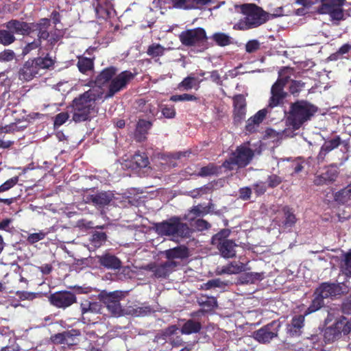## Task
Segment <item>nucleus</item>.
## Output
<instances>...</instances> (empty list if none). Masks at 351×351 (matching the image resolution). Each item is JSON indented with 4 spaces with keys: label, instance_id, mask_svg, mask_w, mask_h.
Returning <instances> with one entry per match:
<instances>
[{
    "label": "nucleus",
    "instance_id": "f257e3e1",
    "mask_svg": "<svg viewBox=\"0 0 351 351\" xmlns=\"http://www.w3.org/2000/svg\"><path fill=\"white\" fill-rule=\"evenodd\" d=\"M118 68L109 66L103 69L95 77L90 80L88 86L94 84L96 87L102 88L108 85V90L104 99L114 97L117 93L127 88L130 83L134 79L136 73L129 70L123 71L118 73Z\"/></svg>",
    "mask_w": 351,
    "mask_h": 351
},
{
    "label": "nucleus",
    "instance_id": "f03ea898",
    "mask_svg": "<svg viewBox=\"0 0 351 351\" xmlns=\"http://www.w3.org/2000/svg\"><path fill=\"white\" fill-rule=\"evenodd\" d=\"M103 95V91L93 88L75 97L71 104L73 121L80 123L90 120L92 114L97 112V101Z\"/></svg>",
    "mask_w": 351,
    "mask_h": 351
},
{
    "label": "nucleus",
    "instance_id": "7ed1b4c3",
    "mask_svg": "<svg viewBox=\"0 0 351 351\" xmlns=\"http://www.w3.org/2000/svg\"><path fill=\"white\" fill-rule=\"evenodd\" d=\"M317 111V107L304 100H298L290 106L288 121L295 130L299 129L304 123Z\"/></svg>",
    "mask_w": 351,
    "mask_h": 351
},
{
    "label": "nucleus",
    "instance_id": "20e7f679",
    "mask_svg": "<svg viewBox=\"0 0 351 351\" xmlns=\"http://www.w3.org/2000/svg\"><path fill=\"white\" fill-rule=\"evenodd\" d=\"M241 10L245 16L239 23L243 29L258 27L269 20V13L254 3L243 4Z\"/></svg>",
    "mask_w": 351,
    "mask_h": 351
},
{
    "label": "nucleus",
    "instance_id": "39448f33",
    "mask_svg": "<svg viewBox=\"0 0 351 351\" xmlns=\"http://www.w3.org/2000/svg\"><path fill=\"white\" fill-rule=\"evenodd\" d=\"M254 156V152L249 147V144L243 143L231 152L229 158L223 162L222 167L230 171L233 170L234 166L244 168L251 162Z\"/></svg>",
    "mask_w": 351,
    "mask_h": 351
},
{
    "label": "nucleus",
    "instance_id": "423d86ee",
    "mask_svg": "<svg viewBox=\"0 0 351 351\" xmlns=\"http://www.w3.org/2000/svg\"><path fill=\"white\" fill-rule=\"evenodd\" d=\"M291 69L289 67H283L278 72V78L271 88V97L269 99L267 107L273 108L284 104L287 97V93L284 88L290 80L289 75H283Z\"/></svg>",
    "mask_w": 351,
    "mask_h": 351
},
{
    "label": "nucleus",
    "instance_id": "0eeeda50",
    "mask_svg": "<svg viewBox=\"0 0 351 351\" xmlns=\"http://www.w3.org/2000/svg\"><path fill=\"white\" fill-rule=\"evenodd\" d=\"M180 43L185 47H199L206 49L208 36L206 30L202 27H195L182 31L179 34Z\"/></svg>",
    "mask_w": 351,
    "mask_h": 351
},
{
    "label": "nucleus",
    "instance_id": "6e6552de",
    "mask_svg": "<svg viewBox=\"0 0 351 351\" xmlns=\"http://www.w3.org/2000/svg\"><path fill=\"white\" fill-rule=\"evenodd\" d=\"M156 230L162 234L180 237H186L190 232L186 225L180 223V221H163L156 224Z\"/></svg>",
    "mask_w": 351,
    "mask_h": 351
},
{
    "label": "nucleus",
    "instance_id": "1a4fd4ad",
    "mask_svg": "<svg viewBox=\"0 0 351 351\" xmlns=\"http://www.w3.org/2000/svg\"><path fill=\"white\" fill-rule=\"evenodd\" d=\"M281 324L278 320H274L254 332L253 337L260 343H269L278 336Z\"/></svg>",
    "mask_w": 351,
    "mask_h": 351
},
{
    "label": "nucleus",
    "instance_id": "9d476101",
    "mask_svg": "<svg viewBox=\"0 0 351 351\" xmlns=\"http://www.w3.org/2000/svg\"><path fill=\"white\" fill-rule=\"evenodd\" d=\"M49 301L51 305L59 308L65 309L75 303L77 298L73 293L63 291L51 294L49 297Z\"/></svg>",
    "mask_w": 351,
    "mask_h": 351
},
{
    "label": "nucleus",
    "instance_id": "9b49d317",
    "mask_svg": "<svg viewBox=\"0 0 351 351\" xmlns=\"http://www.w3.org/2000/svg\"><path fill=\"white\" fill-rule=\"evenodd\" d=\"M99 296L113 316L119 317L122 315V308L119 303V293H101Z\"/></svg>",
    "mask_w": 351,
    "mask_h": 351
},
{
    "label": "nucleus",
    "instance_id": "f8f14e48",
    "mask_svg": "<svg viewBox=\"0 0 351 351\" xmlns=\"http://www.w3.org/2000/svg\"><path fill=\"white\" fill-rule=\"evenodd\" d=\"M86 202H91L94 205L101 208L108 205L114 199V193L111 191H100L95 194H88L84 196Z\"/></svg>",
    "mask_w": 351,
    "mask_h": 351
},
{
    "label": "nucleus",
    "instance_id": "ddd939ff",
    "mask_svg": "<svg viewBox=\"0 0 351 351\" xmlns=\"http://www.w3.org/2000/svg\"><path fill=\"white\" fill-rule=\"evenodd\" d=\"M342 143H343V141L339 135L335 136L333 138L325 141L316 157L317 163H322L324 161L326 155L332 150L338 148Z\"/></svg>",
    "mask_w": 351,
    "mask_h": 351
},
{
    "label": "nucleus",
    "instance_id": "4468645a",
    "mask_svg": "<svg viewBox=\"0 0 351 351\" xmlns=\"http://www.w3.org/2000/svg\"><path fill=\"white\" fill-rule=\"evenodd\" d=\"M234 105V122L237 124L241 123L245 117L246 101L245 98L241 94L233 97Z\"/></svg>",
    "mask_w": 351,
    "mask_h": 351
},
{
    "label": "nucleus",
    "instance_id": "2eb2a0df",
    "mask_svg": "<svg viewBox=\"0 0 351 351\" xmlns=\"http://www.w3.org/2000/svg\"><path fill=\"white\" fill-rule=\"evenodd\" d=\"M214 210L215 204L211 201L205 206L199 204L189 210L188 214L185 215L184 219H195L197 217H203L207 214L215 213Z\"/></svg>",
    "mask_w": 351,
    "mask_h": 351
},
{
    "label": "nucleus",
    "instance_id": "dca6fc26",
    "mask_svg": "<svg viewBox=\"0 0 351 351\" xmlns=\"http://www.w3.org/2000/svg\"><path fill=\"white\" fill-rule=\"evenodd\" d=\"M177 266V263L174 261H167L165 263L160 265L149 264L147 268L151 270L154 276L157 278L167 277L173 268Z\"/></svg>",
    "mask_w": 351,
    "mask_h": 351
},
{
    "label": "nucleus",
    "instance_id": "f3484780",
    "mask_svg": "<svg viewBox=\"0 0 351 351\" xmlns=\"http://www.w3.org/2000/svg\"><path fill=\"white\" fill-rule=\"evenodd\" d=\"M50 26V19L47 18H43L37 23H31V34L37 32L38 39L47 40L49 37V32L48 29Z\"/></svg>",
    "mask_w": 351,
    "mask_h": 351
},
{
    "label": "nucleus",
    "instance_id": "a211bd4d",
    "mask_svg": "<svg viewBox=\"0 0 351 351\" xmlns=\"http://www.w3.org/2000/svg\"><path fill=\"white\" fill-rule=\"evenodd\" d=\"M304 315L294 316L291 322L287 325V333L291 337H297L301 335L304 326Z\"/></svg>",
    "mask_w": 351,
    "mask_h": 351
},
{
    "label": "nucleus",
    "instance_id": "6ab92c4d",
    "mask_svg": "<svg viewBox=\"0 0 351 351\" xmlns=\"http://www.w3.org/2000/svg\"><path fill=\"white\" fill-rule=\"evenodd\" d=\"M6 27L14 34L22 36H29L31 34V23L12 19L6 23Z\"/></svg>",
    "mask_w": 351,
    "mask_h": 351
},
{
    "label": "nucleus",
    "instance_id": "aec40b11",
    "mask_svg": "<svg viewBox=\"0 0 351 351\" xmlns=\"http://www.w3.org/2000/svg\"><path fill=\"white\" fill-rule=\"evenodd\" d=\"M80 306L82 318L85 319L86 315L100 313L102 305L99 302L83 300L81 301Z\"/></svg>",
    "mask_w": 351,
    "mask_h": 351
},
{
    "label": "nucleus",
    "instance_id": "412c9836",
    "mask_svg": "<svg viewBox=\"0 0 351 351\" xmlns=\"http://www.w3.org/2000/svg\"><path fill=\"white\" fill-rule=\"evenodd\" d=\"M39 71L33 60H27L19 71L20 78L25 81H30L38 74Z\"/></svg>",
    "mask_w": 351,
    "mask_h": 351
},
{
    "label": "nucleus",
    "instance_id": "4be33fe9",
    "mask_svg": "<svg viewBox=\"0 0 351 351\" xmlns=\"http://www.w3.org/2000/svg\"><path fill=\"white\" fill-rule=\"evenodd\" d=\"M267 112V108L258 110L253 117L247 120L245 130L250 133L254 132L256 130V128L258 127L259 124L266 117Z\"/></svg>",
    "mask_w": 351,
    "mask_h": 351
},
{
    "label": "nucleus",
    "instance_id": "5701e85b",
    "mask_svg": "<svg viewBox=\"0 0 351 351\" xmlns=\"http://www.w3.org/2000/svg\"><path fill=\"white\" fill-rule=\"evenodd\" d=\"M339 291V286L335 284L323 283L316 289L315 295L320 297L322 300L337 295Z\"/></svg>",
    "mask_w": 351,
    "mask_h": 351
},
{
    "label": "nucleus",
    "instance_id": "b1692460",
    "mask_svg": "<svg viewBox=\"0 0 351 351\" xmlns=\"http://www.w3.org/2000/svg\"><path fill=\"white\" fill-rule=\"evenodd\" d=\"M245 270V265L239 261H232L229 264L218 267L217 272L218 274H237Z\"/></svg>",
    "mask_w": 351,
    "mask_h": 351
},
{
    "label": "nucleus",
    "instance_id": "393cba45",
    "mask_svg": "<svg viewBox=\"0 0 351 351\" xmlns=\"http://www.w3.org/2000/svg\"><path fill=\"white\" fill-rule=\"evenodd\" d=\"M149 164V158L146 153L136 152L130 160V167L132 169L145 168Z\"/></svg>",
    "mask_w": 351,
    "mask_h": 351
},
{
    "label": "nucleus",
    "instance_id": "a878e982",
    "mask_svg": "<svg viewBox=\"0 0 351 351\" xmlns=\"http://www.w3.org/2000/svg\"><path fill=\"white\" fill-rule=\"evenodd\" d=\"M215 245L224 258H232L236 255L235 247L237 245L232 240L223 241Z\"/></svg>",
    "mask_w": 351,
    "mask_h": 351
},
{
    "label": "nucleus",
    "instance_id": "bb28decb",
    "mask_svg": "<svg viewBox=\"0 0 351 351\" xmlns=\"http://www.w3.org/2000/svg\"><path fill=\"white\" fill-rule=\"evenodd\" d=\"M163 254L168 261H173L175 258L183 259L189 256L188 248L184 245H180L172 249L165 250Z\"/></svg>",
    "mask_w": 351,
    "mask_h": 351
},
{
    "label": "nucleus",
    "instance_id": "cd10ccee",
    "mask_svg": "<svg viewBox=\"0 0 351 351\" xmlns=\"http://www.w3.org/2000/svg\"><path fill=\"white\" fill-rule=\"evenodd\" d=\"M101 265L109 269H117L121 267V261L115 256L106 254L98 257Z\"/></svg>",
    "mask_w": 351,
    "mask_h": 351
},
{
    "label": "nucleus",
    "instance_id": "c85d7f7f",
    "mask_svg": "<svg viewBox=\"0 0 351 351\" xmlns=\"http://www.w3.org/2000/svg\"><path fill=\"white\" fill-rule=\"evenodd\" d=\"M338 176V171L334 169H328L326 172L316 177L315 179V184L321 185L328 184L336 180Z\"/></svg>",
    "mask_w": 351,
    "mask_h": 351
},
{
    "label": "nucleus",
    "instance_id": "c756f323",
    "mask_svg": "<svg viewBox=\"0 0 351 351\" xmlns=\"http://www.w3.org/2000/svg\"><path fill=\"white\" fill-rule=\"evenodd\" d=\"M202 329L199 322L190 319L183 324L180 332L183 335H191L199 332Z\"/></svg>",
    "mask_w": 351,
    "mask_h": 351
},
{
    "label": "nucleus",
    "instance_id": "7c9ffc66",
    "mask_svg": "<svg viewBox=\"0 0 351 351\" xmlns=\"http://www.w3.org/2000/svg\"><path fill=\"white\" fill-rule=\"evenodd\" d=\"M166 48L159 43H154L148 46L146 53L156 62L165 55Z\"/></svg>",
    "mask_w": 351,
    "mask_h": 351
},
{
    "label": "nucleus",
    "instance_id": "2f4dec72",
    "mask_svg": "<svg viewBox=\"0 0 351 351\" xmlns=\"http://www.w3.org/2000/svg\"><path fill=\"white\" fill-rule=\"evenodd\" d=\"M94 58L79 56L77 66L80 72L82 74H87L88 71H93L94 69Z\"/></svg>",
    "mask_w": 351,
    "mask_h": 351
},
{
    "label": "nucleus",
    "instance_id": "473e14b6",
    "mask_svg": "<svg viewBox=\"0 0 351 351\" xmlns=\"http://www.w3.org/2000/svg\"><path fill=\"white\" fill-rule=\"evenodd\" d=\"M152 123L145 119H139L136 124L135 136L141 139L145 138L148 130L151 128Z\"/></svg>",
    "mask_w": 351,
    "mask_h": 351
},
{
    "label": "nucleus",
    "instance_id": "72a5a7b5",
    "mask_svg": "<svg viewBox=\"0 0 351 351\" xmlns=\"http://www.w3.org/2000/svg\"><path fill=\"white\" fill-rule=\"evenodd\" d=\"M198 80L194 76L188 75L184 77L181 82L178 84V88L180 90H189L198 85Z\"/></svg>",
    "mask_w": 351,
    "mask_h": 351
},
{
    "label": "nucleus",
    "instance_id": "f704fd0d",
    "mask_svg": "<svg viewBox=\"0 0 351 351\" xmlns=\"http://www.w3.org/2000/svg\"><path fill=\"white\" fill-rule=\"evenodd\" d=\"M211 38L216 45L220 47H226L232 43V38L223 32H217L212 35Z\"/></svg>",
    "mask_w": 351,
    "mask_h": 351
},
{
    "label": "nucleus",
    "instance_id": "c9c22d12",
    "mask_svg": "<svg viewBox=\"0 0 351 351\" xmlns=\"http://www.w3.org/2000/svg\"><path fill=\"white\" fill-rule=\"evenodd\" d=\"M197 302L199 306L206 310L211 309L217 306V300L213 296L201 295L197 298Z\"/></svg>",
    "mask_w": 351,
    "mask_h": 351
},
{
    "label": "nucleus",
    "instance_id": "e433bc0d",
    "mask_svg": "<svg viewBox=\"0 0 351 351\" xmlns=\"http://www.w3.org/2000/svg\"><path fill=\"white\" fill-rule=\"evenodd\" d=\"M219 167L215 165L213 163H209L208 165L205 167H202L199 172L197 173V176L199 177H207L213 175H217L219 173Z\"/></svg>",
    "mask_w": 351,
    "mask_h": 351
},
{
    "label": "nucleus",
    "instance_id": "4c0bfd02",
    "mask_svg": "<svg viewBox=\"0 0 351 351\" xmlns=\"http://www.w3.org/2000/svg\"><path fill=\"white\" fill-rule=\"evenodd\" d=\"M34 64L38 67V69H49L53 66L55 60L49 56L47 54L45 58L38 57L34 58Z\"/></svg>",
    "mask_w": 351,
    "mask_h": 351
},
{
    "label": "nucleus",
    "instance_id": "58836bf2",
    "mask_svg": "<svg viewBox=\"0 0 351 351\" xmlns=\"http://www.w3.org/2000/svg\"><path fill=\"white\" fill-rule=\"evenodd\" d=\"M66 344L68 346H73L77 344L79 342V337L80 332L79 330L72 329L70 330L64 331Z\"/></svg>",
    "mask_w": 351,
    "mask_h": 351
},
{
    "label": "nucleus",
    "instance_id": "ea45409f",
    "mask_svg": "<svg viewBox=\"0 0 351 351\" xmlns=\"http://www.w3.org/2000/svg\"><path fill=\"white\" fill-rule=\"evenodd\" d=\"M323 306L324 300H322V299L320 297H318L317 295H315L314 299L313 300L310 306L304 313V315L306 316L311 313H313L320 309Z\"/></svg>",
    "mask_w": 351,
    "mask_h": 351
},
{
    "label": "nucleus",
    "instance_id": "a19ab883",
    "mask_svg": "<svg viewBox=\"0 0 351 351\" xmlns=\"http://www.w3.org/2000/svg\"><path fill=\"white\" fill-rule=\"evenodd\" d=\"M14 33L10 30L0 29V43L7 46L15 41Z\"/></svg>",
    "mask_w": 351,
    "mask_h": 351
},
{
    "label": "nucleus",
    "instance_id": "79ce46f5",
    "mask_svg": "<svg viewBox=\"0 0 351 351\" xmlns=\"http://www.w3.org/2000/svg\"><path fill=\"white\" fill-rule=\"evenodd\" d=\"M351 197V192L346 187L341 189L335 194V200L341 204H345Z\"/></svg>",
    "mask_w": 351,
    "mask_h": 351
},
{
    "label": "nucleus",
    "instance_id": "37998d69",
    "mask_svg": "<svg viewBox=\"0 0 351 351\" xmlns=\"http://www.w3.org/2000/svg\"><path fill=\"white\" fill-rule=\"evenodd\" d=\"M170 100L174 102L178 101H197L199 98L194 95L183 93L182 95H174L170 97Z\"/></svg>",
    "mask_w": 351,
    "mask_h": 351
},
{
    "label": "nucleus",
    "instance_id": "c03bdc74",
    "mask_svg": "<svg viewBox=\"0 0 351 351\" xmlns=\"http://www.w3.org/2000/svg\"><path fill=\"white\" fill-rule=\"evenodd\" d=\"M106 235L103 232H95L91 237V244L95 247H99L106 241Z\"/></svg>",
    "mask_w": 351,
    "mask_h": 351
},
{
    "label": "nucleus",
    "instance_id": "a18cd8bd",
    "mask_svg": "<svg viewBox=\"0 0 351 351\" xmlns=\"http://www.w3.org/2000/svg\"><path fill=\"white\" fill-rule=\"evenodd\" d=\"M213 3V0H189L186 10L201 9Z\"/></svg>",
    "mask_w": 351,
    "mask_h": 351
},
{
    "label": "nucleus",
    "instance_id": "49530a36",
    "mask_svg": "<svg viewBox=\"0 0 351 351\" xmlns=\"http://www.w3.org/2000/svg\"><path fill=\"white\" fill-rule=\"evenodd\" d=\"M230 230L229 229H223L215 235H214L212 238V243L213 245L218 244L220 242H223V241H227V238L230 235Z\"/></svg>",
    "mask_w": 351,
    "mask_h": 351
},
{
    "label": "nucleus",
    "instance_id": "de8ad7c7",
    "mask_svg": "<svg viewBox=\"0 0 351 351\" xmlns=\"http://www.w3.org/2000/svg\"><path fill=\"white\" fill-rule=\"evenodd\" d=\"M242 278L243 279V282L246 283H254L255 282L261 280L263 278V273H247L244 274Z\"/></svg>",
    "mask_w": 351,
    "mask_h": 351
},
{
    "label": "nucleus",
    "instance_id": "09e8293b",
    "mask_svg": "<svg viewBox=\"0 0 351 351\" xmlns=\"http://www.w3.org/2000/svg\"><path fill=\"white\" fill-rule=\"evenodd\" d=\"M138 106L141 110L146 114H150L154 116L156 114V108L151 104L147 103L145 99H141L138 101Z\"/></svg>",
    "mask_w": 351,
    "mask_h": 351
},
{
    "label": "nucleus",
    "instance_id": "8fccbe9b",
    "mask_svg": "<svg viewBox=\"0 0 351 351\" xmlns=\"http://www.w3.org/2000/svg\"><path fill=\"white\" fill-rule=\"evenodd\" d=\"M160 110L163 117L167 119H173L176 117V109L172 105H162Z\"/></svg>",
    "mask_w": 351,
    "mask_h": 351
},
{
    "label": "nucleus",
    "instance_id": "3c124183",
    "mask_svg": "<svg viewBox=\"0 0 351 351\" xmlns=\"http://www.w3.org/2000/svg\"><path fill=\"white\" fill-rule=\"evenodd\" d=\"M305 83L301 80H291L289 86V92L295 95L298 94L304 87Z\"/></svg>",
    "mask_w": 351,
    "mask_h": 351
},
{
    "label": "nucleus",
    "instance_id": "603ef678",
    "mask_svg": "<svg viewBox=\"0 0 351 351\" xmlns=\"http://www.w3.org/2000/svg\"><path fill=\"white\" fill-rule=\"evenodd\" d=\"M19 180V178L16 176L6 180L4 183L0 185V193L10 190L18 183Z\"/></svg>",
    "mask_w": 351,
    "mask_h": 351
},
{
    "label": "nucleus",
    "instance_id": "864d4df0",
    "mask_svg": "<svg viewBox=\"0 0 351 351\" xmlns=\"http://www.w3.org/2000/svg\"><path fill=\"white\" fill-rule=\"evenodd\" d=\"M47 232L44 231H40L39 232L29 234L27 241L31 244L38 242L43 240L47 235Z\"/></svg>",
    "mask_w": 351,
    "mask_h": 351
},
{
    "label": "nucleus",
    "instance_id": "5fc2aeb1",
    "mask_svg": "<svg viewBox=\"0 0 351 351\" xmlns=\"http://www.w3.org/2000/svg\"><path fill=\"white\" fill-rule=\"evenodd\" d=\"M179 328L176 325H171L165 329L162 332L163 336L166 338H169L171 340V338H173L176 335H177L180 332Z\"/></svg>",
    "mask_w": 351,
    "mask_h": 351
},
{
    "label": "nucleus",
    "instance_id": "6e6d98bb",
    "mask_svg": "<svg viewBox=\"0 0 351 351\" xmlns=\"http://www.w3.org/2000/svg\"><path fill=\"white\" fill-rule=\"evenodd\" d=\"M268 186L275 188L282 182V178L276 174H271L267 179Z\"/></svg>",
    "mask_w": 351,
    "mask_h": 351
},
{
    "label": "nucleus",
    "instance_id": "4d7b16f0",
    "mask_svg": "<svg viewBox=\"0 0 351 351\" xmlns=\"http://www.w3.org/2000/svg\"><path fill=\"white\" fill-rule=\"evenodd\" d=\"M329 15L332 20L341 21L344 19L343 10L342 8H332Z\"/></svg>",
    "mask_w": 351,
    "mask_h": 351
},
{
    "label": "nucleus",
    "instance_id": "13d9d810",
    "mask_svg": "<svg viewBox=\"0 0 351 351\" xmlns=\"http://www.w3.org/2000/svg\"><path fill=\"white\" fill-rule=\"evenodd\" d=\"M260 43L257 40H249L245 45V51L247 53H254L260 49Z\"/></svg>",
    "mask_w": 351,
    "mask_h": 351
},
{
    "label": "nucleus",
    "instance_id": "bf43d9fd",
    "mask_svg": "<svg viewBox=\"0 0 351 351\" xmlns=\"http://www.w3.org/2000/svg\"><path fill=\"white\" fill-rule=\"evenodd\" d=\"M42 41L39 39H36L34 41L27 43L23 49V53L27 54L31 51L36 49L41 46Z\"/></svg>",
    "mask_w": 351,
    "mask_h": 351
},
{
    "label": "nucleus",
    "instance_id": "052dcab7",
    "mask_svg": "<svg viewBox=\"0 0 351 351\" xmlns=\"http://www.w3.org/2000/svg\"><path fill=\"white\" fill-rule=\"evenodd\" d=\"M69 116L68 112H60L55 117L54 125L60 126L63 125L69 119Z\"/></svg>",
    "mask_w": 351,
    "mask_h": 351
},
{
    "label": "nucleus",
    "instance_id": "680f3d73",
    "mask_svg": "<svg viewBox=\"0 0 351 351\" xmlns=\"http://www.w3.org/2000/svg\"><path fill=\"white\" fill-rule=\"evenodd\" d=\"M321 4L317 8V12L320 14H329L332 7L331 6L330 2L328 1L327 2H320Z\"/></svg>",
    "mask_w": 351,
    "mask_h": 351
},
{
    "label": "nucleus",
    "instance_id": "e2e57ef3",
    "mask_svg": "<svg viewBox=\"0 0 351 351\" xmlns=\"http://www.w3.org/2000/svg\"><path fill=\"white\" fill-rule=\"evenodd\" d=\"M15 54L11 49H5L0 53V61L9 62L14 58Z\"/></svg>",
    "mask_w": 351,
    "mask_h": 351
},
{
    "label": "nucleus",
    "instance_id": "0e129e2a",
    "mask_svg": "<svg viewBox=\"0 0 351 351\" xmlns=\"http://www.w3.org/2000/svg\"><path fill=\"white\" fill-rule=\"evenodd\" d=\"M152 311V308L149 306H138L134 309V314L136 316H145Z\"/></svg>",
    "mask_w": 351,
    "mask_h": 351
},
{
    "label": "nucleus",
    "instance_id": "69168bd1",
    "mask_svg": "<svg viewBox=\"0 0 351 351\" xmlns=\"http://www.w3.org/2000/svg\"><path fill=\"white\" fill-rule=\"evenodd\" d=\"M239 197L244 201L248 200L251 197L252 189L248 186L242 187L239 191Z\"/></svg>",
    "mask_w": 351,
    "mask_h": 351
},
{
    "label": "nucleus",
    "instance_id": "338daca9",
    "mask_svg": "<svg viewBox=\"0 0 351 351\" xmlns=\"http://www.w3.org/2000/svg\"><path fill=\"white\" fill-rule=\"evenodd\" d=\"M254 192L257 196L263 195L267 191V186L265 182H260L253 185Z\"/></svg>",
    "mask_w": 351,
    "mask_h": 351
},
{
    "label": "nucleus",
    "instance_id": "774afa93",
    "mask_svg": "<svg viewBox=\"0 0 351 351\" xmlns=\"http://www.w3.org/2000/svg\"><path fill=\"white\" fill-rule=\"evenodd\" d=\"M343 269L346 275L351 276V252L346 255L345 263Z\"/></svg>",
    "mask_w": 351,
    "mask_h": 351
}]
</instances>
